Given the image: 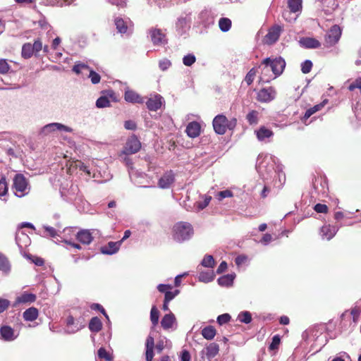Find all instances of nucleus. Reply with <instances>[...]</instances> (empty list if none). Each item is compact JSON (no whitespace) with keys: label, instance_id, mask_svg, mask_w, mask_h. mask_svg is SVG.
Masks as SVG:
<instances>
[{"label":"nucleus","instance_id":"10","mask_svg":"<svg viewBox=\"0 0 361 361\" xmlns=\"http://www.w3.org/2000/svg\"><path fill=\"white\" fill-rule=\"evenodd\" d=\"M99 231L96 229L88 230V229H82L78 232L76 235V238L81 243L85 245H89L93 240L92 235L98 234Z\"/></svg>","mask_w":361,"mask_h":361},{"label":"nucleus","instance_id":"47","mask_svg":"<svg viewBox=\"0 0 361 361\" xmlns=\"http://www.w3.org/2000/svg\"><path fill=\"white\" fill-rule=\"evenodd\" d=\"M8 193V184L6 178L2 176L0 178V197L5 196Z\"/></svg>","mask_w":361,"mask_h":361},{"label":"nucleus","instance_id":"26","mask_svg":"<svg viewBox=\"0 0 361 361\" xmlns=\"http://www.w3.org/2000/svg\"><path fill=\"white\" fill-rule=\"evenodd\" d=\"M300 44L302 47L307 49H315L320 47V42L311 37H304L300 40Z\"/></svg>","mask_w":361,"mask_h":361},{"label":"nucleus","instance_id":"21","mask_svg":"<svg viewBox=\"0 0 361 361\" xmlns=\"http://www.w3.org/2000/svg\"><path fill=\"white\" fill-rule=\"evenodd\" d=\"M200 129L201 127L199 123L192 121L188 123L185 132L190 137L195 138L200 135Z\"/></svg>","mask_w":361,"mask_h":361},{"label":"nucleus","instance_id":"33","mask_svg":"<svg viewBox=\"0 0 361 361\" xmlns=\"http://www.w3.org/2000/svg\"><path fill=\"white\" fill-rule=\"evenodd\" d=\"M233 279V274L224 275L218 279V283L221 286H230L232 285Z\"/></svg>","mask_w":361,"mask_h":361},{"label":"nucleus","instance_id":"39","mask_svg":"<svg viewBox=\"0 0 361 361\" xmlns=\"http://www.w3.org/2000/svg\"><path fill=\"white\" fill-rule=\"evenodd\" d=\"M326 102V101H324L322 103L317 104V105L314 106L313 107H311L309 109H307L305 114L304 118H308L312 114H314L315 112L321 110L324 107Z\"/></svg>","mask_w":361,"mask_h":361},{"label":"nucleus","instance_id":"28","mask_svg":"<svg viewBox=\"0 0 361 361\" xmlns=\"http://www.w3.org/2000/svg\"><path fill=\"white\" fill-rule=\"evenodd\" d=\"M16 241L18 246L20 249H23V247H27L30 244V239L27 234H25L23 232H20L16 234Z\"/></svg>","mask_w":361,"mask_h":361},{"label":"nucleus","instance_id":"52","mask_svg":"<svg viewBox=\"0 0 361 361\" xmlns=\"http://www.w3.org/2000/svg\"><path fill=\"white\" fill-rule=\"evenodd\" d=\"M176 27L178 30H180L181 32H185L186 28L188 27V22L186 18H178L177 23H176Z\"/></svg>","mask_w":361,"mask_h":361},{"label":"nucleus","instance_id":"25","mask_svg":"<svg viewBox=\"0 0 361 361\" xmlns=\"http://www.w3.org/2000/svg\"><path fill=\"white\" fill-rule=\"evenodd\" d=\"M146 361H152L154 357V340L152 336H148L146 340Z\"/></svg>","mask_w":361,"mask_h":361},{"label":"nucleus","instance_id":"32","mask_svg":"<svg viewBox=\"0 0 361 361\" xmlns=\"http://www.w3.org/2000/svg\"><path fill=\"white\" fill-rule=\"evenodd\" d=\"M202 335L207 340H212L216 335V329L212 326H206L202 330Z\"/></svg>","mask_w":361,"mask_h":361},{"label":"nucleus","instance_id":"57","mask_svg":"<svg viewBox=\"0 0 361 361\" xmlns=\"http://www.w3.org/2000/svg\"><path fill=\"white\" fill-rule=\"evenodd\" d=\"M44 231L47 233V235L55 238L59 235L58 231L53 227L49 226H43Z\"/></svg>","mask_w":361,"mask_h":361},{"label":"nucleus","instance_id":"11","mask_svg":"<svg viewBox=\"0 0 361 361\" xmlns=\"http://www.w3.org/2000/svg\"><path fill=\"white\" fill-rule=\"evenodd\" d=\"M341 35V30L339 26L335 25L331 27L325 37L326 43L328 46H333L338 42Z\"/></svg>","mask_w":361,"mask_h":361},{"label":"nucleus","instance_id":"36","mask_svg":"<svg viewBox=\"0 0 361 361\" xmlns=\"http://www.w3.org/2000/svg\"><path fill=\"white\" fill-rule=\"evenodd\" d=\"M219 26L222 32H227L231 27V20L227 18H221L219 19Z\"/></svg>","mask_w":361,"mask_h":361},{"label":"nucleus","instance_id":"2","mask_svg":"<svg viewBox=\"0 0 361 361\" xmlns=\"http://www.w3.org/2000/svg\"><path fill=\"white\" fill-rule=\"evenodd\" d=\"M193 235V228L188 222L180 221L173 227V238L179 243L189 240Z\"/></svg>","mask_w":361,"mask_h":361},{"label":"nucleus","instance_id":"29","mask_svg":"<svg viewBox=\"0 0 361 361\" xmlns=\"http://www.w3.org/2000/svg\"><path fill=\"white\" fill-rule=\"evenodd\" d=\"M125 100L131 103H142V98L135 92L128 90L125 92Z\"/></svg>","mask_w":361,"mask_h":361},{"label":"nucleus","instance_id":"58","mask_svg":"<svg viewBox=\"0 0 361 361\" xmlns=\"http://www.w3.org/2000/svg\"><path fill=\"white\" fill-rule=\"evenodd\" d=\"M87 78H90L92 84H97L100 82V80H101L100 75L97 73L94 72V71L90 72V73Z\"/></svg>","mask_w":361,"mask_h":361},{"label":"nucleus","instance_id":"61","mask_svg":"<svg viewBox=\"0 0 361 361\" xmlns=\"http://www.w3.org/2000/svg\"><path fill=\"white\" fill-rule=\"evenodd\" d=\"M32 47V49H33L34 52L37 54L42 49V42L39 39H37L35 41Z\"/></svg>","mask_w":361,"mask_h":361},{"label":"nucleus","instance_id":"56","mask_svg":"<svg viewBox=\"0 0 361 361\" xmlns=\"http://www.w3.org/2000/svg\"><path fill=\"white\" fill-rule=\"evenodd\" d=\"M232 196H233V193L231 190H225L218 192V194L216 195V198L219 201H221L223 199H224L226 197H231Z\"/></svg>","mask_w":361,"mask_h":361},{"label":"nucleus","instance_id":"63","mask_svg":"<svg viewBox=\"0 0 361 361\" xmlns=\"http://www.w3.org/2000/svg\"><path fill=\"white\" fill-rule=\"evenodd\" d=\"M112 5H115L119 8H124L126 6V0H107Z\"/></svg>","mask_w":361,"mask_h":361},{"label":"nucleus","instance_id":"22","mask_svg":"<svg viewBox=\"0 0 361 361\" xmlns=\"http://www.w3.org/2000/svg\"><path fill=\"white\" fill-rule=\"evenodd\" d=\"M93 70L84 63H76L73 67V71L82 77H88Z\"/></svg>","mask_w":361,"mask_h":361},{"label":"nucleus","instance_id":"50","mask_svg":"<svg viewBox=\"0 0 361 361\" xmlns=\"http://www.w3.org/2000/svg\"><path fill=\"white\" fill-rule=\"evenodd\" d=\"M110 105V101L106 97H100L96 102L98 108H104Z\"/></svg>","mask_w":361,"mask_h":361},{"label":"nucleus","instance_id":"23","mask_svg":"<svg viewBox=\"0 0 361 361\" xmlns=\"http://www.w3.org/2000/svg\"><path fill=\"white\" fill-rule=\"evenodd\" d=\"M219 352V345L216 343H211L202 351V353H204L207 358L210 361Z\"/></svg>","mask_w":361,"mask_h":361},{"label":"nucleus","instance_id":"1","mask_svg":"<svg viewBox=\"0 0 361 361\" xmlns=\"http://www.w3.org/2000/svg\"><path fill=\"white\" fill-rule=\"evenodd\" d=\"M286 66V62L281 57L266 58L257 69L260 71L259 81L269 82L275 79L283 73Z\"/></svg>","mask_w":361,"mask_h":361},{"label":"nucleus","instance_id":"35","mask_svg":"<svg viewBox=\"0 0 361 361\" xmlns=\"http://www.w3.org/2000/svg\"><path fill=\"white\" fill-rule=\"evenodd\" d=\"M10 263L3 254L0 253V270L4 273H8L10 271Z\"/></svg>","mask_w":361,"mask_h":361},{"label":"nucleus","instance_id":"38","mask_svg":"<svg viewBox=\"0 0 361 361\" xmlns=\"http://www.w3.org/2000/svg\"><path fill=\"white\" fill-rule=\"evenodd\" d=\"M202 198L203 199L202 201H198L195 204L198 211L202 210L207 207L212 200V197L209 195H204Z\"/></svg>","mask_w":361,"mask_h":361},{"label":"nucleus","instance_id":"20","mask_svg":"<svg viewBox=\"0 0 361 361\" xmlns=\"http://www.w3.org/2000/svg\"><path fill=\"white\" fill-rule=\"evenodd\" d=\"M0 334L2 338L6 341H14L18 334H15L14 330L9 326H3L0 329Z\"/></svg>","mask_w":361,"mask_h":361},{"label":"nucleus","instance_id":"51","mask_svg":"<svg viewBox=\"0 0 361 361\" xmlns=\"http://www.w3.org/2000/svg\"><path fill=\"white\" fill-rule=\"evenodd\" d=\"M196 61V58L194 54H189L185 56L183 59V63L186 66H192Z\"/></svg>","mask_w":361,"mask_h":361},{"label":"nucleus","instance_id":"45","mask_svg":"<svg viewBox=\"0 0 361 361\" xmlns=\"http://www.w3.org/2000/svg\"><path fill=\"white\" fill-rule=\"evenodd\" d=\"M159 311L155 306L152 307L150 312V319L154 326H156L159 322Z\"/></svg>","mask_w":361,"mask_h":361},{"label":"nucleus","instance_id":"44","mask_svg":"<svg viewBox=\"0 0 361 361\" xmlns=\"http://www.w3.org/2000/svg\"><path fill=\"white\" fill-rule=\"evenodd\" d=\"M98 357L101 359L105 360L106 361H111L113 360L112 355L104 348H100L99 349Z\"/></svg>","mask_w":361,"mask_h":361},{"label":"nucleus","instance_id":"12","mask_svg":"<svg viewBox=\"0 0 361 361\" xmlns=\"http://www.w3.org/2000/svg\"><path fill=\"white\" fill-rule=\"evenodd\" d=\"M281 32V27L274 25L269 28L268 33L265 35L264 42L267 44L275 43L279 38Z\"/></svg>","mask_w":361,"mask_h":361},{"label":"nucleus","instance_id":"14","mask_svg":"<svg viewBox=\"0 0 361 361\" xmlns=\"http://www.w3.org/2000/svg\"><path fill=\"white\" fill-rule=\"evenodd\" d=\"M164 103V98L160 94H152L147 99L146 105L149 110L157 111L160 109Z\"/></svg>","mask_w":361,"mask_h":361},{"label":"nucleus","instance_id":"30","mask_svg":"<svg viewBox=\"0 0 361 361\" xmlns=\"http://www.w3.org/2000/svg\"><path fill=\"white\" fill-rule=\"evenodd\" d=\"M39 315V311L34 307H29L23 314L24 320L27 322H32L37 319Z\"/></svg>","mask_w":361,"mask_h":361},{"label":"nucleus","instance_id":"42","mask_svg":"<svg viewBox=\"0 0 361 361\" xmlns=\"http://www.w3.org/2000/svg\"><path fill=\"white\" fill-rule=\"evenodd\" d=\"M257 70L258 69H256L255 68H252V69H250L249 71V72L245 75V81L246 82L247 85H250L252 83V82L255 79V77L257 73L258 72Z\"/></svg>","mask_w":361,"mask_h":361},{"label":"nucleus","instance_id":"41","mask_svg":"<svg viewBox=\"0 0 361 361\" xmlns=\"http://www.w3.org/2000/svg\"><path fill=\"white\" fill-rule=\"evenodd\" d=\"M74 0H47V5L63 6L70 5Z\"/></svg>","mask_w":361,"mask_h":361},{"label":"nucleus","instance_id":"24","mask_svg":"<svg viewBox=\"0 0 361 361\" xmlns=\"http://www.w3.org/2000/svg\"><path fill=\"white\" fill-rule=\"evenodd\" d=\"M82 325L76 322L72 316H69L66 319V331L68 334H74L81 329Z\"/></svg>","mask_w":361,"mask_h":361},{"label":"nucleus","instance_id":"46","mask_svg":"<svg viewBox=\"0 0 361 361\" xmlns=\"http://www.w3.org/2000/svg\"><path fill=\"white\" fill-rule=\"evenodd\" d=\"M360 312L361 308L357 305L354 306L350 310V314L353 317V322L355 324L358 322Z\"/></svg>","mask_w":361,"mask_h":361},{"label":"nucleus","instance_id":"40","mask_svg":"<svg viewBox=\"0 0 361 361\" xmlns=\"http://www.w3.org/2000/svg\"><path fill=\"white\" fill-rule=\"evenodd\" d=\"M32 44L30 43L25 44L22 47V56L25 59H28L32 56L34 53L33 49H32Z\"/></svg>","mask_w":361,"mask_h":361},{"label":"nucleus","instance_id":"37","mask_svg":"<svg viewBox=\"0 0 361 361\" xmlns=\"http://www.w3.org/2000/svg\"><path fill=\"white\" fill-rule=\"evenodd\" d=\"M288 7L290 12H298L302 8V0H288Z\"/></svg>","mask_w":361,"mask_h":361},{"label":"nucleus","instance_id":"34","mask_svg":"<svg viewBox=\"0 0 361 361\" xmlns=\"http://www.w3.org/2000/svg\"><path fill=\"white\" fill-rule=\"evenodd\" d=\"M102 326L100 319L95 317L91 319L89 324V329L94 332H98L101 330Z\"/></svg>","mask_w":361,"mask_h":361},{"label":"nucleus","instance_id":"49","mask_svg":"<svg viewBox=\"0 0 361 361\" xmlns=\"http://www.w3.org/2000/svg\"><path fill=\"white\" fill-rule=\"evenodd\" d=\"M246 118L250 124H256L258 122V112L252 111L247 115Z\"/></svg>","mask_w":361,"mask_h":361},{"label":"nucleus","instance_id":"13","mask_svg":"<svg viewBox=\"0 0 361 361\" xmlns=\"http://www.w3.org/2000/svg\"><path fill=\"white\" fill-rule=\"evenodd\" d=\"M276 97V90L272 87L263 88L257 93V99L261 102H269Z\"/></svg>","mask_w":361,"mask_h":361},{"label":"nucleus","instance_id":"16","mask_svg":"<svg viewBox=\"0 0 361 361\" xmlns=\"http://www.w3.org/2000/svg\"><path fill=\"white\" fill-rule=\"evenodd\" d=\"M36 299V295L25 291L16 298L13 306L16 307L20 304H31L34 302Z\"/></svg>","mask_w":361,"mask_h":361},{"label":"nucleus","instance_id":"9","mask_svg":"<svg viewBox=\"0 0 361 361\" xmlns=\"http://www.w3.org/2000/svg\"><path fill=\"white\" fill-rule=\"evenodd\" d=\"M149 36L155 46H163L166 44L165 34L159 29L152 28L149 30Z\"/></svg>","mask_w":361,"mask_h":361},{"label":"nucleus","instance_id":"4","mask_svg":"<svg viewBox=\"0 0 361 361\" xmlns=\"http://www.w3.org/2000/svg\"><path fill=\"white\" fill-rule=\"evenodd\" d=\"M140 148L141 143L137 137L135 136H131L128 139L124 146L123 150L120 154V157L123 159L126 165L130 166L131 162L127 157V155L135 154L140 150Z\"/></svg>","mask_w":361,"mask_h":361},{"label":"nucleus","instance_id":"59","mask_svg":"<svg viewBox=\"0 0 361 361\" xmlns=\"http://www.w3.org/2000/svg\"><path fill=\"white\" fill-rule=\"evenodd\" d=\"M231 319V316L228 314H223L217 317V322L220 324H224L228 322Z\"/></svg>","mask_w":361,"mask_h":361},{"label":"nucleus","instance_id":"8","mask_svg":"<svg viewBox=\"0 0 361 361\" xmlns=\"http://www.w3.org/2000/svg\"><path fill=\"white\" fill-rule=\"evenodd\" d=\"M115 25L118 32L122 35H130L133 32V25L129 18H116L115 19Z\"/></svg>","mask_w":361,"mask_h":361},{"label":"nucleus","instance_id":"62","mask_svg":"<svg viewBox=\"0 0 361 361\" xmlns=\"http://www.w3.org/2000/svg\"><path fill=\"white\" fill-rule=\"evenodd\" d=\"M10 305V301L7 299L0 298V313L4 312Z\"/></svg>","mask_w":361,"mask_h":361},{"label":"nucleus","instance_id":"48","mask_svg":"<svg viewBox=\"0 0 361 361\" xmlns=\"http://www.w3.org/2000/svg\"><path fill=\"white\" fill-rule=\"evenodd\" d=\"M238 318L240 322L245 324H249L252 321V316L249 312H243L240 313Z\"/></svg>","mask_w":361,"mask_h":361},{"label":"nucleus","instance_id":"60","mask_svg":"<svg viewBox=\"0 0 361 361\" xmlns=\"http://www.w3.org/2000/svg\"><path fill=\"white\" fill-rule=\"evenodd\" d=\"M171 61L166 59L161 60L159 63V67L161 71L167 70L171 66Z\"/></svg>","mask_w":361,"mask_h":361},{"label":"nucleus","instance_id":"3","mask_svg":"<svg viewBox=\"0 0 361 361\" xmlns=\"http://www.w3.org/2000/svg\"><path fill=\"white\" fill-rule=\"evenodd\" d=\"M236 123L237 120L235 118L228 120L223 114L217 115L213 120L214 130L219 135H224L227 129H233Z\"/></svg>","mask_w":361,"mask_h":361},{"label":"nucleus","instance_id":"31","mask_svg":"<svg viewBox=\"0 0 361 361\" xmlns=\"http://www.w3.org/2000/svg\"><path fill=\"white\" fill-rule=\"evenodd\" d=\"M215 274L212 270L207 271H201L198 276V279L201 282L209 283L214 279Z\"/></svg>","mask_w":361,"mask_h":361},{"label":"nucleus","instance_id":"64","mask_svg":"<svg viewBox=\"0 0 361 361\" xmlns=\"http://www.w3.org/2000/svg\"><path fill=\"white\" fill-rule=\"evenodd\" d=\"M314 210L317 213H326L328 210V207L326 204H317L314 206Z\"/></svg>","mask_w":361,"mask_h":361},{"label":"nucleus","instance_id":"54","mask_svg":"<svg viewBox=\"0 0 361 361\" xmlns=\"http://www.w3.org/2000/svg\"><path fill=\"white\" fill-rule=\"evenodd\" d=\"M280 342H281L280 336L279 335H275L273 337L272 341L269 345V350H274L278 349Z\"/></svg>","mask_w":361,"mask_h":361},{"label":"nucleus","instance_id":"43","mask_svg":"<svg viewBox=\"0 0 361 361\" xmlns=\"http://www.w3.org/2000/svg\"><path fill=\"white\" fill-rule=\"evenodd\" d=\"M215 262L212 255H206L203 258L201 264L204 267L212 268L214 266Z\"/></svg>","mask_w":361,"mask_h":361},{"label":"nucleus","instance_id":"18","mask_svg":"<svg viewBox=\"0 0 361 361\" xmlns=\"http://www.w3.org/2000/svg\"><path fill=\"white\" fill-rule=\"evenodd\" d=\"M338 230L336 226L325 225L322 227L320 234L322 238L329 240L336 235Z\"/></svg>","mask_w":361,"mask_h":361},{"label":"nucleus","instance_id":"53","mask_svg":"<svg viewBox=\"0 0 361 361\" xmlns=\"http://www.w3.org/2000/svg\"><path fill=\"white\" fill-rule=\"evenodd\" d=\"M312 68V63L310 60H306L301 64V71L305 74L310 73Z\"/></svg>","mask_w":361,"mask_h":361},{"label":"nucleus","instance_id":"5","mask_svg":"<svg viewBox=\"0 0 361 361\" xmlns=\"http://www.w3.org/2000/svg\"><path fill=\"white\" fill-rule=\"evenodd\" d=\"M273 160L271 155L260 154L257 161L256 168L259 173L265 178L267 174H270L274 171Z\"/></svg>","mask_w":361,"mask_h":361},{"label":"nucleus","instance_id":"19","mask_svg":"<svg viewBox=\"0 0 361 361\" xmlns=\"http://www.w3.org/2000/svg\"><path fill=\"white\" fill-rule=\"evenodd\" d=\"M161 325L165 330L172 329L173 326L176 325V319L175 315L171 312L164 315L161 321Z\"/></svg>","mask_w":361,"mask_h":361},{"label":"nucleus","instance_id":"27","mask_svg":"<svg viewBox=\"0 0 361 361\" xmlns=\"http://www.w3.org/2000/svg\"><path fill=\"white\" fill-rule=\"evenodd\" d=\"M257 139L259 141H265L267 138H269L273 136L274 133L271 130L267 128L264 126L260 127L257 130L255 131Z\"/></svg>","mask_w":361,"mask_h":361},{"label":"nucleus","instance_id":"6","mask_svg":"<svg viewBox=\"0 0 361 361\" xmlns=\"http://www.w3.org/2000/svg\"><path fill=\"white\" fill-rule=\"evenodd\" d=\"M13 188L15 190V195L19 197L25 196L29 192L27 181L20 173L16 174L13 178Z\"/></svg>","mask_w":361,"mask_h":361},{"label":"nucleus","instance_id":"17","mask_svg":"<svg viewBox=\"0 0 361 361\" xmlns=\"http://www.w3.org/2000/svg\"><path fill=\"white\" fill-rule=\"evenodd\" d=\"M122 243V240L117 242H109L105 246H102L100 249L101 252L104 255H114L116 253Z\"/></svg>","mask_w":361,"mask_h":361},{"label":"nucleus","instance_id":"55","mask_svg":"<svg viewBox=\"0 0 361 361\" xmlns=\"http://www.w3.org/2000/svg\"><path fill=\"white\" fill-rule=\"evenodd\" d=\"M10 70V66L6 59H0V73L5 74Z\"/></svg>","mask_w":361,"mask_h":361},{"label":"nucleus","instance_id":"7","mask_svg":"<svg viewBox=\"0 0 361 361\" xmlns=\"http://www.w3.org/2000/svg\"><path fill=\"white\" fill-rule=\"evenodd\" d=\"M56 131L71 133L73 129L60 123H51L42 127L39 131V134L43 136H47Z\"/></svg>","mask_w":361,"mask_h":361},{"label":"nucleus","instance_id":"15","mask_svg":"<svg viewBox=\"0 0 361 361\" xmlns=\"http://www.w3.org/2000/svg\"><path fill=\"white\" fill-rule=\"evenodd\" d=\"M175 180V175L172 171L164 173L159 179L158 185L160 188L166 189L171 187Z\"/></svg>","mask_w":361,"mask_h":361}]
</instances>
